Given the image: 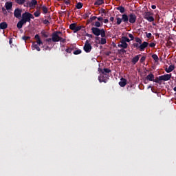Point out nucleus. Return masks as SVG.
I'll return each mask as SVG.
<instances>
[{"label":"nucleus","instance_id":"nucleus-62","mask_svg":"<svg viewBox=\"0 0 176 176\" xmlns=\"http://www.w3.org/2000/svg\"><path fill=\"white\" fill-rule=\"evenodd\" d=\"M113 20H115L113 16L110 17V21H113Z\"/></svg>","mask_w":176,"mask_h":176},{"label":"nucleus","instance_id":"nucleus-59","mask_svg":"<svg viewBox=\"0 0 176 176\" xmlns=\"http://www.w3.org/2000/svg\"><path fill=\"white\" fill-rule=\"evenodd\" d=\"M9 43L10 45H12V43H13V38H10Z\"/></svg>","mask_w":176,"mask_h":176},{"label":"nucleus","instance_id":"nucleus-14","mask_svg":"<svg viewBox=\"0 0 176 176\" xmlns=\"http://www.w3.org/2000/svg\"><path fill=\"white\" fill-rule=\"evenodd\" d=\"M140 57H141V54L136 55L135 57L132 58L131 63L132 64H133V65H135V63H138V61L140 60Z\"/></svg>","mask_w":176,"mask_h":176},{"label":"nucleus","instance_id":"nucleus-51","mask_svg":"<svg viewBox=\"0 0 176 176\" xmlns=\"http://www.w3.org/2000/svg\"><path fill=\"white\" fill-rule=\"evenodd\" d=\"M129 37L131 38V41H134V36L132 34H129Z\"/></svg>","mask_w":176,"mask_h":176},{"label":"nucleus","instance_id":"nucleus-25","mask_svg":"<svg viewBox=\"0 0 176 176\" xmlns=\"http://www.w3.org/2000/svg\"><path fill=\"white\" fill-rule=\"evenodd\" d=\"M102 22L96 21L94 25L95 28H100V27H102Z\"/></svg>","mask_w":176,"mask_h":176},{"label":"nucleus","instance_id":"nucleus-46","mask_svg":"<svg viewBox=\"0 0 176 176\" xmlns=\"http://www.w3.org/2000/svg\"><path fill=\"white\" fill-rule=\"evenodd\" d=\"M145 60H146V56H142L140 60V63H141V64H142V63H144V61H145Z\"/></svg>","mask_w":176,"mask_h":176},{"label":"nucleus","instance_id":"nucleus-12","mask_svg":"<svg viewBox=\"0 0 176 176\" xmlns=\"http://www.w3.org/2000/svg\"><path fill=\"white\" fill-rule=\"evenodd\" d=\"M52 42H60V36L57 33H52Z\"/></svg>","mask_w":176,"mask_h":176},{"label":"nucleus","instance_id":"nucleus-3","mask_svg":"<svg viewBox=\"0 0 176 176\" xmlns=\"http://www.w3.org/2000/svg\"><path fill=\"white\" fill-rule=\"evenodd\" d=\"M98 72L101 73L100 75L98 77L100 83H102V82L104 83H107L109 79V75L104 73V71H102V69L101 68H98Z\"/></svg>","mask_w":176,"mask_h":176},{"label":"nucleus","instance_id":"nucleus-10","mask_svg":"<svg viewBox=\"0 0 176 176\" xmlns=\"http://www.w3.org/2000/svg\"><path fill=\"white\" fill-rule=\"evenodd\" d=\"M21 13H23V10L16 8L14 11V16L16 19H21Z\"/></svg>","mask_w":176,"mask_h":176},{"label":"nucleus","instance_id":"nucleus-45","mask_svg":"<svg viewBox=\"0 0 176 176\" xmlns=\"http://www.w3.org/2000/svg\"><path fill=\"white\" fill-rule=\"evenodd\" d=\"M161 81L162 80H160L159 77H157L156 79L154 78V80H153V82H155V83H160Z\"/></svg>","mask_w":176,"mask_h":176},{"label":"nucleus","instance_id":"nucleus-33","mask_svg":"<svg viewBox=\"0 0 176 176\" xmlns=\"http://www.w3.org/2000/svg\"><path fill=\"white\" fill-rule=\"evenodd\" d=\"M132 47H135L136 49H138V50H140V43H134L132 45Z\"/></svg>","mask_w":176,"mask_h":176},{"label":"nucleus","instance_id":"nucleus-64","mask_svg":"<svg viewBox=\"0 0 176 176\" xmlns=\"http://www.w3.org/2000/svg\"><path fill=\"white\" fill-rule=\"evenodd\" d=\"M41 6H37V7H36V10H39V11H40V10H41Z\"/></svg>","mask_w":176,"mask_h":176},{"label":"nucleus","instance_id":"nucleus-22","mask_svg":"<svg viewBox=\"0 0 176 176\" xmlns=\"http://www.w3.org/2000/svg\"><path fill=\"white\" fill-rule=\"evenodd\" d=\"M6 28H8V23H6V22H2L0 23L1 30H6Z\"/></svg>","mask_w":176,"mask_h":176},{"label":"nucleus","instance_id":"nucleus-53","mask_svg":"<svg viewBox=\"0 0 176 176\" xmlns=\"http://www.w3.org/2000/svg\"><path fill=\"white\" fill-rule=\"evenodd\" d=\"M150 47H155L156 46V44L155 43H151L148 44Z\"/></svg>","mask_w":176,"mask_h":176},{"label":"nucleus","instance_id":"nucleus-21","mask_svg":"<svg viewBox=\"0 0 176 176\" xmlns=\"http://www.w3.org/2000/svg\"><path fill=\"white\" fill-rule=\"evenodd\" d=\"M146 79L147 80H150V82H153L154 79H155V75L150 74L146 76Z\"/></svg>","mask_w":176,"mask_h":176},{"label":"nucleus","instance_id":"nucleus-44","mask_svg":"<svg viewBox=\"0 0 176 176\" xmlns=\"http://www.w3.org/2000/svg\"><path fill=\"white\" fill-rule=\"evenodd\" d=\"M96 19H97V16H91L90 19H89V22L91 23V21H94V20H96Z\"/></svg>","mask_w":176,"mask_h":176},{"label":"nucleus","instance_id":"nucleus-15","mask_svg":"<svg viewBox=\"0 0 176 176\" xmlns=\"http://www.w3.org/2000/svg\"><path fill=\"white\" fill-rule=\"evenodd\" d=\"M121 19L122 20V23H124L125 24H129V16L127 14H122Z\"/></svg>","mask_w":176,"mask_h":176},{"label":"nucleus","instance_id":"nucleus-32","mask_svg":"<svg viewBox=\"0 0 176 176\" xmlns=\"http://www.w3.org/2000/svg\"><path fill=\"white\" fill-rule=\"evenodd\" d=\"M76 7L77 8V9H82V8H83V3H82L81 2H78Z\"/></svg>","mask_w":176,"mask_h":176},{"label":"nucleus","instance_id":"nucleus-35","mask_svg":"<svg viewBox=\"0 0 176 176\" xmlns=\"http://www.w3.org/2000/svg\"><path fill=\"white\" fill-rule=\"evenodd\" d=\"M135 41L136 43H139V45H141V43H142V40H141V38H140L139 37H135Z\"/></svg>","mask_w":176,"mask_h":176},{"label":"nucleus","instance_id":"nucleus-49","mask_svg":"<svg viewBox=\"0 0 176 176\" xmlns=\"http://www.w3.org/2000/svg\"><path fill=\"white\" fill-rule=\"evenodd\" d=\"M59 42H61L62 43H65V38H63V37H60Z\"/></svg>","mask_w":176,"mask_h":176},{"label":"nucleus","instance_id":"nucleus-11","mask_svg":"<svg viewBox=\"0 0 176 176\" xmlns=\"http://www.w3.org/2000/svg\"><path fill=\"white\" fill-rule=\"evenodd\" d=\"M149 43L146 41H144L142 43L140 44L139 50L140 52H144L146 47H148V45Z\"/></svg>","mask_w":176,"mask_h":176},{"label":"nucleus","instance_id":"nucleus-5","mask_svg":"<svg viewBox=\"0 0 176 176\" xmlns=\"http://www.w3.org/2000/svg\"><path fill=\"white\" fill-rule=\"evenodd\" d=\"M69 28L75 34V33L78 32V31H80V30H82V28H85V26H83V25L78 26V24L76 23H71L69 25Z\"/></svg>","mask_w":176,"mask_h":176},{"label":"nucleus","instance_id":"nucleus-42","mask_svg":"<svg viewBox=\"0 0 176 176\" xmlns=\"http://www.w3.org/2000/svg\"><path fill=\"white\" fill-rule=\"evenodd\" d=\"M65 3V5H70L71 4V0H60Z\"/></svg>","mask_w":176,"mask_h":176},{"label":"nucleus","instance_id":"nucleus-4","mask_svg":"<svg viewBox=\"0 0 176 176\" xmlns=\"http://www.w3.org/2000/svg\"><path fill=\"white\" fill-rule=\"evenodd\" d=\"M153 13L151 12H145L143 14V17L145 19V20H147L149 23H152L153 21H155V18H153Z\"/></svg>","mask_w":176,"mask_h":176},{"label":"nucleus","instance_id":"nucleus-26","mask_svg":"<svg viewBox=\"0 0 176 176\" xmlns=\"http://www.w3.org/2000/svg\"><path fill=\"white\" fill-rule=\"evenodd\" d=\"M104 3V0H96L94 3L95 6H100Z\"/></svg>","mask_w":176,"mask_h":176},{"label":"nucleus","instance_id":"nucleus-16","mask_svg":"<svg viewBox=\"0 0 176 176\" xmlns=\"http://www.w3.org/2000/svg\"><path fill=\"white\" fill-rule=\"evenodd\" d=\"M5 8L6 10H12V8H13V3L7 1L5 3Z\"/></svg>","mask_w":176,"mask_h":176},{"label":"nucleus","instance_id":"nucleus-57","mask_svg":"<svg viewBox=\"0 0 176 176\" xmlns=\"http://www.w3.org/2000/svg\"><path fill=\"white\" fill-rule=\"evenodd\" d=\"M53 34H56V35H58L60 34H62V32L60 31H56V32H53Z\"/></svg>","mask_w":176,"mask_h":176},{"label":"nucleus","instance_id":"nucleus-2","mask_svg":"<svg viewBox=\"0 0 176 176\" xmlns=\"http://www.w3.org/2000/svg\"><path fill=\"white\" fill-rule=\"evenodd\" d=\"M21 17L22 19L16 24V27L19 30H21L23 26L25 25V24H27V23H30L28 12H25L23 14H22Z\"/></svg>","mask_w":176,"mask_h":176},{"label":"nucleus","instance_id":"nucleus-30","mask_svg":"<svg viewBox=\"0 0 176 176\" xmlns=\"http://www.w3.org/2000/svg\"><path fill=\"white\" fill-rule=\"evenodd\" d=\"M107 43V38L105 37H102L100 38V45H105Z\"/></svg>","mask_w":176,"mask_h":176},{"label":"nucleus","instance_id":"nucleus-18","mask_svg":"<svg viewBox=\"0 0 176 176\" xmlns=\"http://www.w3.org/2000/svg\"><path fill=\"white\" fill-rule=\"evenodd\" d=\"M120 43L121 44L118 45V47H122V49H127L129 46V44H127V43L122 41V40H121Z\"/></svg>","mask_w":176,"mask_h":176},{"label":"nucleus","instance_id":"nucleus-63","mask_svg":"<svg viewBox=\"0 0 176 176\" xmlns=\"http://www.w3.org/2000/svg\"><path fill=\"white\" fill-rule=\"evenodd\" d=\"M151 8H152V9H156V6H155V5L151 6Z\"/></svg>","mask_w":176,"mask_h":176},{"label":"nucleus","instance_id":"nucleus-43","mask_svg":"<svg viewBox=\"0 0 176 176\" xmlns=\"http://www.w3.org/2000/svg\"><path fill=\"white\" fill-rule=\"evenodd\" d=\"M72 50H74V48L68 47L65 50L66 53H72Z\"/></svg>","mask_w":176,"mask_h":176},{"label":"nucleus","instance_id":"nucleus-17","mask_svg":"<svg viewBox=\"0 0 176 176\" xmlns=\"http://www.w3.org/2000/svg\"><path fill=\"white\" fill-rule=\"evenodd\" d=\"M38 44L36 43V42H33L32 45V50H37V52H41V48L39 46H38Z\"/></svg>","mask_w":176,"mask_h":176},{"label":"nucleus","instance_id":"nucleus-61","mask_svg":"<svg viewBox=\"0 0 176 176\" xmlns=\"http://www.w3.org/2000/svg\"><path fill=\"white\" fill-rule=\"evenodd\" d=\"M45 50H50V47H49V46H46L45 47Z\"/></svg>","mask_w":176,"mask_h":176},{"label":"nucleus","instance_id":"nucleus-28","mask_svg":"<svg viewBox=\"0 0 176 176\" xmlns=\"http://www.w3.org/2000/svg\"><path fill=\"white\" fill-rule=\"evenodd\" d=\"M41 35L44 38H49V33H47V32H45V31L41 32Z\"/></svg>","mask_w":176,"mask_h":176},{"label":"nucleus","instance_id":"nucleus-56","mask_svg":"<svg viewBox=\"0 0 176 176\" xmlns=\"http://www.w3.org/2000/svg\"><path fill=\"white\" fill-rule=\"evenodd\" d=\"M103 22L104 23V24H108V23H109V20H108V19H106L103 21Z\"/></svg>","mask_w":176,"mask_h":176},{"label":"nucleus","instance_id":"nucleus-47","mask_svg":"<svg viewBox=\"0 0 176 176\" xmlns=\"http://www.w3.org/2000/svg\"><path fill=\"white\" fill-rule=\"evenodd\" d=\"M1 10H2L3 14H5L6 16L8 15V11H6V9H5V8L3 7V8H1Z\"/></svg>","mask_w":176,"mask_h":176},{"label":"nucleus","instance_id":"nucleus-40","mask_svg":"<svg viewBox=\"0 0 176 176\" xmlns=\"http://www.w3.org/2000/svg\"><path fill=\"white\" fill-rule=\"evenodd\" d=\"M28 16H29V20H30V21L31 22V19H32V20H34V15H32V14H31V13H30V12H28Z\"/></svg>","mask_w":176,"mask_h":176},{"label":"nucleus","instance_id":"nucleus-50","mask_svg":"<svg viewBox=\"0 0 176 176\" xmlns=\"http://www.w3.org/2000/svg\"><path fill=\"white\" fill-rule=\"evenodd\" d=\"M100 12L102 13L103 14H106L107 11L104 8L100 9Z\"/></svg>","mask_w":176,"mask_h":176},{"label":"nucleus","instance_id":"nucleus-7","mask_svg":"<svg viewBox=\"0 0 176 176\" xmlns=\"http://www.w3.org/2000/svg\"><path fill=\"white\" fill-rule=\"evenodd\" d=\"M83 49L86 53H90L91 52L93 47L91 46V44H90V41H89V40L85 41Z\"/></svg>","mask_w":176,"mask_h":176},{"label":"nucleus","instance_id":"nucleus-20","mask_svg":"<svg viewBox=\"0 0 176 176\" xmlns=\"http://www.w3.org/2000/svg\"><path fill=\"white\" fill-rule=\"evenodd\" d=\"M173 69H175V66L174 65H170L168 68L165 69V71L167 74H170V72H173Z\"/></svg>","mask_w":176,"mask_h":176},{"label":"nucleus","instance_id":"nucleus-1","mask_svg":"<svg viewBox=\"0 0 176 176\" xmlns=\"http://www.w3.org/2000/svg\"><path fill=\"white\" fill-rule=\"evenodd\" d=\"M91 31L95 36L96 41H98L100 39V35L101 36L102 38H106L107 37V33L105 32V29L102 28L100 29L98 28H91Z\"/></svg>","mask_w":176,"mask_h":176},{"label":"nucleus","instance_id":"nucleus-31","mask_svg":"<svg viewBox=\"0 0 176 176\" xmlns=\"http://www.w3.org/2000/svg\"><path fill=\"white\" fill-rule=\"evenodd\" d=\"M34 16L35 17H39V16H41V11L39 10H37L36 12H34Z\"/></svg>","mask_w":176,"mask_h":176},{"label":"nucleus","instance_id":"nucleus-9","mask_svg":"<svg viewBox=\"0 0 176 176\" xmlns=\"http://www.w3.org/2000/svg\"><path fill=\"white\" fill-rule=\"evenodd\" d=\"M171 79V74H164L159 76L160 80H164V82H167Z\"/></svg>","mask_w":176,"mask_h":176},{"label":"nucleus","instance_id":"nucleus-52","mask_svg":"<svg viewBox=\"0 0 176 176\" xmlns=\"http://www.w3.org/2000/svg\"><path fill=\"white\" fill-rule=\"evenodd\" d=\"M146 38H151L152 37V33H146Z\"/></svg>","mask_w":176,"mask_h":176},{"label":"nucleus","instance_id":"nucleus-38","mask_svg":"<svg viewBox=\"0 0 176 176\" xmlns=\"http://www.w3.org/2000/svg\"><path fill=\"white\" fill-rule=\"evenodd\" d=\"M43 23L45 24V25H49L50 24V22L47 19H45L43 21Z\"/></svg>","mask_w":176,"mask_h":176},{"label":"nucleus","instance_id":"nucleus-34","mask_svg":"<svg viewBox=\"0 0 176 176\" xmlns=\"http://www.w3.org/2000/svg\"><path fill=\"white\" fill-rule=\"evenodd\" d=\"M152 58L156 62L159 61V56H157V55L155 54L152 55Z\"/></svg>","mask_w":176,"mask_h":176},{"label":"nucleus","instance_id":"nucleus-48","mask_svg":"<svg viewBox=\"0 0 176 176\" xmlns=\"http://www.w3.org/2000/svg\"><path fill=\"white\" fill-rule=\"evenodd\" d=\"M45 41H46V42H48V45H50V44L52 43V42H53V40H52V38H47V39L45 40Z\"/></svg>","mask_w":176,"mask_h":176},{"label":"nucleus","instance_id":"nucleus-8","mask_svg":"<svg viewBox=\"0 0 176 176\" xmlns=\"http://www.w3.org/2000/svg\"><path fill=\"white\" fill-rule=\"evenodd\" d=\"M129 21L131 24H134L137 21V15L134 13H131L129 14Z\"/></svg>","mask_w":176,"mask_h":176},{"label":"nucleus","instance_id":"nucleus-13","mask_svg":"<svg viewBox=\"0 0 176 176\" xmlns=\"http://www.w3.org/2000/svg\"><path fill=\"white\" fill-rule=\"evenodd\" d=\"M34 39H36V43L38 45V46H41V45H43V42H42V40H41V37L39 36V34H36L34 36Z\"/></svg>","mask_w":176,"mask_h":176},{"label":"nucleus","instance_id":"nucleus-39","mask_svg":"<svg viewBox=\"0 0 176 176\" xmlns=\"http://www.w3.org/2000/svg\"><path fill=\"white\" fill-rule=\"evenodd\" d=\"M22 39L23 41H25V42H26L27 41H28V39H31V37L28 36H23L22 37Z\"/></svg>","mask_w":176,"mask_h":176},{"label":"nucleus","instance_id":"nucleus-58","mask_svg":"<svg viewBox=\"0 0 176 176\" xmlns=\"http://www.w3.org/2000/svg\"><path fill=\"white\" fill-rule=\"evenodd\" d=\"M120 53H126L124 48L120 50Z\"/></svg>","mask_w":176,"mask_h":176},{"label":"nucleus","instance_id":"nucleus-41","mask_svg":"<svg viewBox=\"0 0 176 176\" xmlns=\"http://www.w3.org/2000/svg\"><path fill=\"white\" fill-rule=\"evenodd\" d=\"M80 53H82V50H77L74 52V54H75L76 56L78 54H80Z\"/></svg>","mask_w":176,"mask_h":176},{"label":"nucleus","instance_id":"nucleus-24","mask_svg":"<svg viewBox=\"0 0 176 176\" xmlns=\"http://www.w3.org/2000/svg\"><path fill=\"white\" fill-rule=\"evenodd\" d=\"M15 2L18 3V5H25L27 3V0H15Z\"/></svg>","mask_w":176,"mask_h":176},{"label":"nucleus","instance_id":"nucleus-37","mask_svg":"<svg viewBox=\"0 0 176 176\" xmlns=\"http://www.w3.org/2000/svg\"><path fill=\"white\" fill-rule=\"evenodd\" d=\"M121 41L126 43V42H130L131 40L126 36H122Z\"/></svg>","mask_w":176,"mask_h":176},{"label":"nucleus","instance_id":"nucleus-36","mask_svg":"<svg viewBox=\"0 0 176 176\" xmlns=\"http://www.w3.org/2000/svg\"><path fill=\"white\" fill-rule=\"evenodd\" d=\"M116 20H117V25H120V24H122V22L123 21L122 18H119V17H117Z\"/></svg>","mask_w":176,"mask_h":176},{"label":"nucleus","instance_id":"nucleus-60","mask_svg":"<svg viewBox=\"0 0 176 176\" xmlns=\"http://www.w3.org/2000/svg\"><path fill=\"white\" fill-rule=\"evenodd\" d=\"M85 17H89V16H90V12L88 13H85Z\"/></svg>","mask_w":176,"mask_h":176},{"label":"nucleus","instance_id":"nucleus-55","mask_svg":"<svg viewBox=\"0 0 176 176\" xmlns=\"http://www.w3.org/2000/svg\"><path fill=\"white\" fill-rule=\"evenodd\" d=\"M97 19L100 22V21H102V20H104V18H102V16H100V17H97Z\"/></svg>","mask_w":176,"mask_h":176},{"label":"nucleus","instance_id":"nucleus-6","mask_svg":"<svg viewBox=\"0 0 176 176\" xmlns=\"http://www.w3.org/2000/svg\"><path fill=\"white\" fill-rule=\"evenodd\" d=\"M36 5H38V1L36 0H32L31 1H27L24 4L25 8H31L34 9L36 8Z\"/></svg>","mask_w":176,"mask_h":176},{"label":"nucleus","instance_id":"nucleus-29","mask_svg":"<svg viewBox=\"0 0 176 176\" xmlns=\"http://www.w3.org/2000/svg\"><path fill=\"white\" fill-rule=\"evenodd\" d=\"M104 74H110L111 72H112V71L111 70V69L109 68H104L102 69Z\"/></svg>","mask_w":176,"mask_h":176},{"label":"nucleus","instance_id":"nucleus-27","mask_svg":"<svg viewBox=\"0 0 176 176\" xmlns=\"http://www.w3.org/2000/svg\"><path fill=\"white\" fill-rule=\"evenodd\" d=\"M116 9H117V10H119L122 14H123L126 12L124 7H123L122 6L118 7Z\"/></svg>","mask_w":176,"mask_h":176},{"label":"nucleus","instance_id":"nucleus-23","mask_svg":"<svg viewBox=\"0 0 176 176\" xmlns=\"http://www.w3.org/2000/svg\"><path fill=\"white\" fill-rule=\"evenodd\" d=\"M41 10H43V14H47V12L49 11V10L47 9V7H46V6L41 5Z\"/></svg>","mask_w":176,"mask_h":176},{"label":"nucleus","instance_id":"nucleus-19","mask_svg":"<svg viewBox=\"0 0 176 176\" xmlns=\"http://www.w3.org/2000/svg\"><path fill=\"white\" fill-rule=\"evenodd\" d=\"M119 85L121 87H124L126 85H127V80L124 78H122L120 82H119Z\"/></svg>","mask_w":176,"mask_h":176},{"label":"nucleus","instance_id":"nucleus-54","mask_svg":"<svg viewBox=\"0 0 176 176\" xmlns=\"http://www.w3.org/2000/svg\"><path fill=\"white\" fill-rule=\"evenodd\" d=\"M86 36H88V38H93V34L87 33V34H86Z\"/></svg>","mask_w":176,"mask_h":176}]
</instances>
